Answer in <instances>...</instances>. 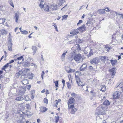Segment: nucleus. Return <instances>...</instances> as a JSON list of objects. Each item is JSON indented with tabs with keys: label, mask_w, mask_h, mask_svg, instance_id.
<instances>
[{
	"label": "nucleus",
	"mask_w": 123,
	"mask_h": 123,
	"mask_svg": "<svg viewBox=\"0 0 123 123\" xmlns=\"http://www.w3.org/2000/svg\"><path fill=\"white\" fill-rule=\"evenodd\" d=\"M105 11L106 12L110 11L109 10L108 7H107L105 9Z\"/></svg>",
	"instance_id": "obj_56"
},
{
	"label": "nucleus",
	"mask_w": 123,
	"mask_h": 123,
	"mask_svg": "<svg viewBox=\"0 0 123 123\" xmlns=\"http://www.w3.org/2000/svg\"><path fill=\"white\" fill-rule=\"evenodd\" d=\"M44 3L43 1H42L39 5V7L40 8L42 9L43 8V7H44Z\"/></svg>",
	"instance_id": "obj_30"
},
{
	"label": "nucleus",
	"mask_w": 123,
	"mask_h": 123,
	"mask_svg": "<svg viewBox=\"0 0 123 123\" xmlns=\"http://www.w3.org/2000/svg\"><path fill=\"white\" fill-rule=\"evenodd\" d=\"M119 87L123 89V84L122 83H120L119 85L117 87Z\"/></svg>",
	"instance_id": "obj_39"
},
{
	"label": "nucleus",
	"mask_w": 123,
	"mask_h": 123,
	"mask_svg": "<svg viewBox=\"0 0 123 123\" xmlns=\"http://www.w3.org/2000/svg\"><path fill=\"white\" fill-rule=\"evenodd\" d=\"M58 81L57 80L56 81H54V83L55 84V85L56 87H57L58 86Z\"/></svg>",
	"instance_id": "obj_38"
},
{
	"label": "nucleus",
	"mask_w": 123,
	"mask_h": 123,
	"mask_svg": "<svg viewBox=\"0 0 123 123\" xmlns=\"http://www.w3.org/2000/svg\"><path fill=\"white\" fill-rule=\"evenodd\" d=\"M67 86L68 88L70 89L71 88L70 85L69 83H67Z\"/></svg>",
	"instance_id": "obj_50"
},
{
	"label": "nucleus",
	"mask_w": 123,
	"mask_h": 123,
	"mask_svg": "<svg viewBox=\"0 0 123 123\" xmlns=\"http://www.w3.org/2000/svg\"><path fill=\"white\" fill-rule=\"evenodd\" d=\"M30 65V63L28 62H26L23 64V66L26 67H28Z\"/></svg>",
	"instance_id": "obj_27"
},
{
	"label": "nucleus",
	"mask_w": 123,
	"mask_h": 123,
	"mask_svg": "<svg viewBox=\"0 0 123 123\" xmlns=\"http://www.w3.org/2000/svg\"><path fill=\"white\" fill-rule=\"evenodd\" d=\"M75 99L73 98H71L69 100L68 103L71 104L74 103V101Z\"/></svg>",
	"instance_id": "obj_23"
},
{
	"label": "nucleus",
	"mask_w": 123,
	"mask_h": 123,
	"mask_svg": "<svg viewBox=\"0 0 123 123\" xmlns=\"http://www.w3.org/2000/svg\"><path fill=\"white\" fill-rule=\"evenodd\" d=\"M79 32L78 30L77 29L76 30H72L70 32L71 34H73V35H76L78 34Z\"/></svg>",
	"instance_id": "obj_16"
},
{
	"label": "nucleus",
	"mask_w": 123,
	"mask_h": 123,
	"mask_svg": "<svg viewBox=\"0 0 123 123\" xmlns=\"http://www.w3.org/2000/svg\"><path fill=\"white\" fill-rule=\"evenodd\" d=\"M6 19L5 18H3L0 19V24H3L5 22Z\"/></svg>",
	"instance_id": "obj_31"
},
{
	"label": "nucleus",
	"mask_w": 123,
	"mask_h": 123,
	"mask_svg": "<svg viewBox=\"0 0 123 123\" xmlns=\"http://www.w3.org/2000/svg\"><path fill=\"white\" fill-rule=\"evenodd\" d=\"M82 22L83 21L82 20H80L77 23V25H78L79 24L82 23Z\"/></svg>",
	"instance_id": "obj_55"
},
{
	"label": "nucleus",
	"mask_w": 123,
	"mask_h": 123,
	"mask_svg": "<svg viewBox=\"0 0 123 123\" xmlns=\"http://www.w3.org/2000/svg\"><path fill=\"white\" fill-rule=\"evenodd\" d=\"M68 107L69 109H71V114H74L75 112L77 111V109L74 107V105H70L68 104Z\"/></svg>",
	"instance_id": "obj_4"
},
{
	"label": "nucleus",
	"mask_w": 123,
	"mask_h": 123,
	"mask_svg": "<svg viewBox=\"0 0 123 123\" xmlns=\"http://www.w3.org/2000/svg\"><path fill=\"white\" fill-rule=\"evenodd\" d=\"M22 83L23 84H24V85H25L28 83L27 80L26 79H24V80H23V81L22 82Z\"/></svg>",
	"instance_id": "obj_29"
},
{
	"label": "nucleus",
	"mask_w": 123,
	"mask_h": 123,
	"mask_svg": "<svg viewBox=\"0 0 123 123\" xmlns=\"http://www.w3.org/2000/svg\"><path fill=\"white\" fill-rule=\"evenodd\" d=\"M26 113L27 116H31L32 114L29 111H27L26 112Z\"/></svg>",
	"instance_id": "obj_41"
},
{
	"label": "nucleus",
	"mask_w": 123,
	"mask_h": 123,
	"mask_svg": "<svg viewBox=\"0 0 123 123\" xmlns=\"http://www.w3.org/2000/svg\"><path fill=\"white\" fill-rule=\"evenodd\" d=\"M65 82V80L64 79H63L62 80V82L63 85V86H64Z\"/></svg>",
	"instance_id": "obj_61"
},
{
	"label": "nucleus",
	"mask_w": 123,
	"mask_h": 123,
	"mask_svg": "<svg viewBox=\"0 0 123 123\" xmlns=\"http://www.w3.org/2000/svg\"><path fill=\"white\" fill-rule=\"evenodd\" d=\"M12 44L11 42V40L9 39V40L8 41V50L10 51H11L12 50Z\"/></svg>",
	"instance_id": "obj_12"
},
{
	"label": "nucleus",
	"mask_w": 123,
	"mask_h": 123,
	"mask_svg": "<svg viewBox=\"0 0 123 123\" xmlns=\"http://www.w3.org/2000/svg\"><path fill=\"white\" fill-rule=\"evenodd\" d=\"M75 76L76 82L79 86H83L84 85H83V83L80 81L79 77L78 76H76V75Z\"/></svg>",
	"instance_id": "obj_5"
},
{
	"label": "nucleus",
	"mask_w": 123,
	"mask_h": 123,
	"mask_svg": "<svg viewBox=\"0 0 123 123\" xmlns=\"http://www.w3.org/2000/svg\"><path fill=\"white\" fill-rule=\"evenodd\" d=\"M67 5H66L65 6L61 9V10H63L64 11H65L66 10L68 9V8L67 7Z\"/></svg>",
	"instance_id": "obj_36"
},
{
	"label": "nucleus",
	"mask_w": 123,
	"mask_h": 123,
	"mask_svg": "<svg viewBox=\"0 0 123 123\" xmlns=\"http://www.w3.org/2000/svg\"><path fill=\"white\" fill-rule=\"evenodd\" d=\"M106 89V87L104 85L101 88V89L100 90L102 92H105V91Z\"/></svg>",
	"instance_id": "obj_34"
},
{
	"label": "nucleus",
	"mask_w": 123,
	"mask_h": 123,
	"mask_svg": "<svg viewBox=\"0 0 123 123\" xmlns=\"http://www.w3.org/2000/svg\"><path fill=\"white\" fill-rule=\"evenodd\" d=\"M25 101H28L30 100V98L27 96H26L25 97Z\"/></svg>",
	"instance_id": "obj_37"
},
{
	"label": "nucleus",
	"mask_w": 123,
	"mask_h": 123,
	"mask_svg": "<svg viewBox=\"0 0 123 123\" xmlns=\"http://www.w3.org/2000/svg\"><path fill=\"white\" fill-rule=\"evenodd\" d=\"M99 58L102 62H105V61L108 60V57L106 56H100Z\"/></svg>",
	"instance_id": "obj_10"
},
{
	"label": "nucleus",
	"mask_w": 123,
	"mask_h": 123,
	"mask_svg": "<svg viewBox=\"0 0 123 123\" xmlns=\"http://www.w3.org/2000/svg\"><path fill=\"white\" fill-rule=\"evenodd\" d=\"M116 16L119 15L120 17V16H121V15H122V14L117 13V12H116Z\"/></svg>",
	"instance_id": "obj_62"
},
{
	"label": "nucleus",
	"mask_w": 123,
	"mask_h": 123,
	"mask_svg": "<svg viewBox=\"0 0 123 123\" xmlns=\"http://www.w3.org/2000/svg\"><path fill=\"white\" fill-rule=\"evenodd\" d=\"M75 47H76L77 49H79V50H81V48L80 47V45L78 44H76L73 47H72V49H73L74 48H75Z\"/></svg>",
	"instance_id": "obj_21"
},
{
	"label": "nucleus",
	"mask_w": 123,
	"mask_h": 123,
	"mask_svg": "<svg viewBox=\"0 0 123 123\" xmlns=\"http://www.w3.org/2000/svg\"><path fill=\"white\" fill-rule=\"evenodd\" d=\"M26 91V89L24 87L22 89L19 91L18 93L19 95L22 96L24 95L25 92Z\"/></svg>",
	"instance_id": "obj_8"
},
{
	"label": "nucleus",
	"mask_w": 123,
	"mask_h": 123,
	"mask_svg": "<svg viewBox=\"0 0 123 123\" xmlns=\"http://www.w3.org/2000/svg\"><path fill=\"white\" fill-rule=\"evenodd\" d=\"M115 69V68H112L110 69L109 70V72L113 75L115 74L116 73Z\"/></svg>",
	"instance_id": "obj_15"
},
{
	"label": "nucleus",
	"mask_w": 123,
	"mask_h": 123,
	"mask_svg": "<svg viewBox=\"0 0 123 123\" xmlns=\"http://www.w3.org/2000/svg\"><path fill=\"white\" fill-rule=\"evenodd\" d=\"M67 52V51L66 52L63 53L62 54L61 56L65 57V55H66V54Z\"/></svg>",
	"instance_id": "obj_58"
},
{
	"label": "nucleus",
	"mask_w": 123,
	"mask_h": 123,
	"mask_svg": "<svg viewBox=\"0 0 123 123\" xmlns=\"http://www.w3.org/2000/svg\"><path fill=\"white\" fill-rule=\"evenodd\" d=\"M40 113L42 112H45L47 110V109L45 107H43L40 109Z\"/></svg>",
	"instance_id": "obj_26"
},
{
	"label": "nucleus",
	"mask_w": 123,
	"mask_h": 123,
	"mask_svg": "<svg viewBox=\"0 0 123 123\" xmlns=\"http://www.w3.org/2000/svg\"><path fill=\"white\" fill-rule=\"evenodd\" d=\"M82 87L84 90L86 91H87L88 90L87 87L86 86L84 85L82 86Z\"/></svg>",
	"instance_id": "obj_33"
},
{
	"label": "nucleus",
	"mask_w": 123,
	"mask_h": 123,
	"mask_svg": "<svg viewBox=\"0 0 123 123\" xmlns=\"http://www.w3.org/2000/svg\"><path fill=\"white\" fill-rule=\"evenodd\" d=\"M26 107L27 109L29 110L30 109V105L29 104H27L26 105Z\"/></svg>",
	"instance_id": "obj_47"
},
{
	"label": "nucleus",
	"mask_w": 123,
	"mask_h": 123,
	"mask_svg": "<svg viewBox=\"0 0 123 123\" xmlns=\"http://www.w3.org/2000/svg\"><path fill=\"white\" fill-rule=\"evenodd\" d=\"M66 71L68 73H71L74 71V70L71 69L69 67L66 66L65 67Z\"/></svg>",
	"instance_id": "obj_11"
},
{
	"label": "nucleus",
	"mask_w": 123,
	"mask_h": 123,
	"mask_svg": "<svg viewBox=\"0 0 123 123\" xmlns=\"http://www.w3.org/2000/svg\"><path fill=\"white\" fill-rule=\"evenodd\" d=\"M9 4H10V5L11 6H12L13 7H14V5L13 3V2L12 3H10Z\"/></svg>",
	"instance_id": "obj_59"
},
{
	"label": "nucleus",
	"mask_w": 123,
	"mask_h": 123,
	"mask_svg": "<svg viewBox=\"0 0 123 123\" xmlns=\"http://www.w3.org/2000/svg\"><path fill=\"white\" fill-rule=\"evenodd\" d=\"M116 34H113L112 36V40L114 39H115V38L116 37Z\"/></svg>",
	"instance_id": "obj_44"
},
{
	"label": "nucleus",
	"mask_w": 123,
	"mask_h": 123,
	"mask_svg": "<svg viewBox=\"0 0 123 123\" xmlns=\"http://www.w3.org/2000/svg\"><path fill=\"white\" fill-rule=\"evenodd\" d=\"M110 104V102L108 100H106L104 101L103 104H101L100 105L98 106L97 108L96 111L98 112V114L104 115L105 114V111H102L103 110L104 111L107 110V107L106 106L109 105Z\"/></svg>",
	"instance_id": "obj_1"
},
{
	"label": "nucleus",
	"mask_w": 123,
	"mask_h": 123,
	"mask_svg": "<svg viewBox=\"0 0 123 123\" xmlns=\"http://www.w3.org/2000/svg\"><path fill=\"white\" fill-rule=\"evenodd\" d=\"M43 101L46 104H47L48 103V100L46 98H44Z\"/></svg>",
	"instance_id": "obj_45"
},
{
	"label": "nucleus",
	"mask_w": 123,
	"mask_h": 123,
	"mask_svg": "<svg viewBox=\"0 0 123 123\" xmlns=\"http://www.w3.org/2000/svg\"><path fill=\"white\" fill-rule=\"evenodd\" d=\"M96 111V113L98 115V111L97 112V111ZM99 115H100V116L97 117L96 121L97 123H106V121L104 120L105 119L103 117L104 116L103 115L99 114Z\"/></svg>",
	"instance_id": "obj_2"
},
{
	"label": "nucleus",
	"mask_w": 123,
	"mask_h": 123,
	"mask_svg": "<svg viewBox=\"0 0 123 123\" xmlns=\"http://www.w3.org/2000/svg\"><path fill=\"white\" fill-rule=\"evenodd\" d=\"M31 87V86L30 85H28L26 86V88L28 89L29 90L30 89Z\"/></svg>",
	"instance_id": "obj_49"
},
{
	"label": "nucleus",
	"mask_w": 123,
	"mask_h": 123,
	"mask_svg": "<svg viewBox=\"0 0 123 123\" xmlns=\"http://www.w3.org/2000/svg\"><path fill=\"white\" fill-rule=\"evenodd\" d=\"M76 95V94L75 93H72L71 94V96L72 97H75Z\"/></svg>",
	"instance_id": "obj_53"
},
{
	"label": "nucleus",
	"mask_w": 123,
	"mask_h": 123,
	"mask_svg": "<svg viewBox=\"0 0 123 123\" xmlns=\"http://www.w3.org/2000/svg\"><path fill=\"white\" fill-rule=\"evenodd\" d=\"M99 59L98 58H95L90 61V62L92 64H97L99 62Z\"/></svg>",
	"instance_id": "obj_6"
},
{
	"label": "nucleus",
	"mask_w": 123,
	"mask_h": 123,
	"mask_svg": "<svg viewBox=\"0 0 123 123\" xmlns=\"http://www.w3.org/2000/svg\"><path fill=\"white\" fill-rule=\"evenodd\" d=\"M74 59V58H73L71 57L69 58V60L70 61H71L73 60V59Z\"/></svg>",
	"instance_id": "obj_63"
},
{
	"label": "nucleus",
	"mask_w": 123,
	"mask_h": 123,
	"mask_svg": "<svg viewBox=\"0 0 123 123\" xmlns=\"http://www.w3.org/2000/svg\"><path fill=\"white\" fill-rule=\"evenodd\" d=\"M1 33L2 34H7L6 31L5 30H1Z\"/></svg>",
	"instance_id": "obj_32"
},
{
	"label": "nucleus",
	"mask_w": 123,
	"mask_h": 123,
	"mask_svg": "<svg viewBox=\"0 0 123 123\" xmlns=\"http://www.w3.org/2000/svg\"><path fill=\"white\" fill-rule=\"evenodd\" d=\"M28 33V31L25 30H23L21 32V33L23 34H27Z\"/></svg>",
	"instance_id": "obj_40"
},
{
	"label": "nucleus",
	"mask_w": 123,
	"mask_h": 123,
	"mask_svg": "<svg viewBox=\"0 0 123 123\" xmlns=\"http://www.w3.org/2000/svg\"><path fill=\"white\" fill-rule=\"evenodd\" d=\"M68 17V15H65L62 16V20H63V19H64L65 18L67 17Z\"/></svg>",
	"instance_id": "obj_51"
},
{
	"label": "nucleus",
	"mask_w": 123,
	"mask_h": 123,
	"mask_svg": "<svg viewBox=\"0 0 123 123\" xmlns=\"http://www.w3.org/2000/svg\"><path fill=\"white\" fill-rule=\"evenodd\" d=\"M32 48L33 51V55H34L36 52L37 50V48L35 46H32Z\"/></svg>",
	"instance_id": "obj_20"
},
{
	"label": "nucleus",
	"mask_w": 123,
	"mask_h": 123,
	"mask_svg": "<svg viewBox=\"0 0 123 123\" xmlns=\"http://www.w3.org/2000/svg\"><path fill=\"white\" fill-rule=\"evenodd\" d=\"M86 29L85 25H83L81 27L77 28L78 30L81 32H82L84 31Z\"/></svg>",
	"instance_id": "obj_13"
},
{
	"label": "nucleus",
	"mask_w": 123,
	"mask_h": 123,
	"mask_svg": "<svg viewBox=\"0 0 123 123\" xmlns=\"http://www.w3.org/2000/svg\"><path fill=\"white\" fill-rule=\"evenodd\" d=\"M92 20H88L86 24L87 25L89 26L90 25H92L93 24V23L92 21Z\"/></svg>",
	"instance_id": "obj_25"
},
{
	"label": "nucleus",
	"mask_w": 123,
	"mask_h": 123,
	"mask_svg": "<svg viewBox=\"0 0 123 123\" xmlns=\"http://www.w3.org/2000/svg\"><path fill=\"white\" fill-rule=\"evenodd\" d=\"M110 61L113 66L115 65L117 62V61L116 60H110Z\"/></svg>",
	"instance_id": "obj_22"
},
{
	"label": "nucleus",
	"mask_w": 123,
	"mask_h": 123,
	"mask_svg": "<svg viewBox=\"0 0 123 123\" xmlns=\"http://www.w3.org/2000/svg\"><path fill=\"white\" fill-rule=\"evenodd\" d=\"M43 8L45 11H46L47 12L49 11V7L48 5L47 4L44 5Z\"/></svg>",
	"instance_id": "obj_19"
},
{
	"label": "nucleus",
	"mask_w": 123,
	"mask_h": 123,
	"mask_svg": "<svg viewBox=\"0 0 123 123\" xmlns=\"http://www.w3.org/2000/svg\"><path fill=\"white\" fill-rule=\"evenodd\" d=\"M24 98L22 97L19 96L17 97L16 98L15 100L18 101H22L24 100Z\"/></svg>",
	"instance_id": "obj_18"
},
{
	"label": "nucleus",
	"mask_w": 123,
	"mask_h": 123,
	"mask_svg": "<svg viewBox=\"0 0 123 123\" xmlns=\"http://www.w3.org/2000/svg\"><path fill=\"white\" fill-rule=\"evenodd\" d=\"M9 64V63H7L6 65H5L4 66L6 68L8 66V65Z\"/></svg>",
	"instance_id": "obj_54"
},
{
	"label": "nucleus",
	"mask_w": 123,
	"mask_h": 123,
	"mask_svg": "<svg viewBox=\"0 0 123 123\" xmlns=\"http://www.w3.org/2000/svg\"><path fill=\"white\" fill-rule=\"evenodd\" d=\"M55 123H57L58 122L59 120V116H55Z\"/></svg>",
	"instance_id": "obj_35"
},
{
	"label": "nucleus",
	"mask_w": 123,
	"mask_h": 123,
	"mask_svg": "<svg viewBox=\"0 0 123 123\" xmlns=\"http://www.w3.org/2000/svg\"><path fill=\"white\" fill-rule=\"evenodd\" d=\"M23 58V56H21L19 57H18L17 58V59L18 60H20L21 59H22Z\"/></svg>",
	"instance_id": "obj_57"
},
{
	"label": "nucleus",
	"mask_w": 123,
	"mask_h": 123,
	"mask_svg": "<svg viewBox=\"0 0 123 123\" xmlns=\"http://www.w3.org/2000/svg\"><path fill=\"white\" fill-rule=\"evenodd\" d=\"M120 93L121 92L118 91H116L113 94L114 98L115 99L118 98L120 94Z\"/></svg>",
	"instance_id": "obj_9"
},
{
	"label": "nucleus",
	"mask_w": 123,
	"mask_h": 123,
	"mask_svg": "<svg viewBox=\"0 0 123 123\" xmlns=\"http://www.w3.org/2000/svg\"><path fill=\"white\" fill-rule=\"evenodd\" d=\"M98 13L100 15L103 14L105 13V9H101L98 10L97 11Z\"/></svg>",
	"instance_id": "obj_14"
},
{
	"label": "nucleus",
	"mask_w": 123,
	"mask_h": 123,
	"mask_svg": "<svg viewBox=\"0 0 123 123\" xmlns=\"http://www.w3.org/2000/svg\"><path fill=\"white\" fill-rule=\"evenodd\" d=\"M59 8V6L56 4H53L51 6V9L53 11H55Z\"/></svg>",
	"instance_id": "obj_7"
},
{
	"label": "nucleus",
	"mask_w": 123,
	"mask_h": 123,
	"mask_svg": "<svg viewBox=\"0 0 123 123\" xmlns=\"http://www.w3.org/2000/svg\"><path fill=\"white\" fill-rule=\"evenodd\" d=\"M22 73L23 72L22 71H20L17 73V75L19 76L22 74Z\"/></svg>",
	"instance_id": "obj_43"
},
{
	"label": "nucleus",
	"mask_w": 123,
	"mask_h": 123,
	"mask_svg": "<svg viewBox=\"0 0 123 123\" xmlns=\"http://www.w3.org/2000/svg\"><path fill=\"white\" fill-rule=\"evenodd\" d=\"M33 74L31 73H29L28 75V77L29 79H31L33 78Z\"/></svg>",
	"instance_id": "obj_28"
},
{
	"label": "nucleus",
	"mask_w": 123,
	"mask_h": 123,
	"mask_svg": "<svg viewBox=\"0 0 123 123\" xmlns=\"http://www.w3.org/2000/svg\"><path fill=\"white\" fill-rule=\"evenodd\" d=\"M19 17L18 14L17 13H15L14 17L15 18V22L17 23L18 22V19Z\"/></svg>",
	"instance_id": "obj_24"
},
{
	"label": "nucleus",
	"mask_w": 123,
	"mask_h": 123,
	"mask_svg": "<svg viewBox=\"0 0 123 123\" xmlns=\"http://www.w3.org/2000/svg\"><path fill=\"white\" fill-rule=\"evenodd\" d=\"M74 59L78 62H80L83 61L82 59L81 56L80 54H78L75 55L74 57Z\"/></svg>",
	"instance_id": "obj_3"
},
{
	"label": "nucleus",
	"mask_w": 123,
	"mask_h": 123,
	"mask_svg": "<svg viewBox=\"0 0 123 123\" xmlns=\"http://www.w3.org/2000/svg\"><path fill=\"white\" fill-rule=\"evenodd\" d=\"M54 27H55V29L56 31H57V32L58 31V29H57V25L54 26Z\"/></svg>",
	"instance_id": "obj_60"
},
{
	"label": "nucleus",
	"mask_w": 123,
	"mask_h": 123,
	"mask_svg": "<svg viewBox=\"0 0 123 123\" xmlns=\"http://www.w3.org/2000/svg\"><path fill=\"white\" fill-rule=\"evenodd\" d=\"M77 41H78V43H81L82 42V40L79 39H77Z\"/></svg>",
	"instance_id": "obj_52"
},
{
	"label": "nucleus",
	"mask_w": 123,
	"mask_h": 123,
	"mask_svg": "<svg viewBox=\"0 0 123 123\" xmlns=\"http://www.w3.org/2000/svg\"><path fill=\"white\" fill-rule=\"evenodd\" d=\"M62 0H60L58 3V6H59V7L60 6H61L62 4Z\"/></svg>",
	"instance_id": "obj_46"
},
{
	"label": "nucleus",
	"mask_w": 123,
	"mask_h": 123,
	"mask_svg": "<svg viewBox=\"0 0 123 123\" xmlns=\"http://www.w3.org/2000/svg\"><path fill=\"white\" fill-rule=\"evenodd\" d=\"M55 106L57 108V105L59 102L57 101V100L55 101Z\"/></svg>",
	"instance_id": "obj_48"
},
{
	"label": "nucleus",
	"mask_w": 123,
	"mask_h": 123,
	"mask_svg": "<svg viewBox=\"0 0 123 123\" xmlns=\"http://www.w3.org/2000/svg\"><path fill=\"white\" fill-rule=\"evenodd\" d=\"M87 65L86 64H83L80 68V71H82L84 70L86 67Z\"/></svg>",
	"instance_id": "obj_17"
},
{
	"label": "nucleus",
	"mask_w": 123,
	"mask_h": 123,
	"mask_svg": "<svg viewBox=\"0 0 123 123\" xmlns=\"http://www.w3.org/2000/svg\"><path fill=\"white\" fill-rule=\"evenodd\" d=\"M116 12L114 11H111V14L112 15H114L113 16H114V15L116 14Z\"/></svg>",
	"instance_id": "obj_42"
},
{
	"label": "nucleus",
	"mask_w": 123,
	"mask_h": 123,
	"mask_svg": "<svg viewBox=\"0 0 123 123\" xmlns=\"http://www.w3.org/2000/svg\"><path fill=\"white\" fill-rule=\"evenodd\" d=\"M65 57H61V59L62 61H63L65 59Z\"/></svg>",
	"instance_id": "obj_64"
}]
</instances>
